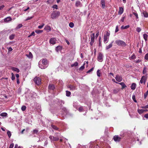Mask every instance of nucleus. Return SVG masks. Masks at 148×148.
<instances>
[{
  "label": "nucleus",
  "mask_w": 148,
  "mask_h": 148,
  "mask_svg": "<svg viewBox=\"0 0 148 148\" xmlns=\"http://www.w3.org/2000/svg\"><path fill=\"white\" fill-rule=\"evenodd\" d=\"M38 132V131L37 129H34L33 130V133L37 134Z\"/></svg>",
  "instance_id": "nucleus-44"
},
{
  "label": "nucleus",
  "mask_w": 148,
  "mask_h": 148,
  "mask_svg": "<svg viewBox=\"0 0 148 148\" xmlns=\"http://www.w3.org/2000/svg\"><path fill=\"white\" fill-rule=\"evenodd\" d=\"M101 6L103 8H104L105 7V0H101Z\"/></svg>",
  "instance_id": "nucleus-15"
},
{
  "label": "nucleus",
  "mask_w": 148,
  "mask_h": 148,
  "mask_svg": "<svg viewBox=\"0 0 148 148\" xmlns=\"http://www.w3.org/2000/svg\"><path fill=\"white\" fill-rule=\"evenodd\" d=\"M145 59L147 60H148V53L146 54L145 56Z\"/></svg>",
  "instance_id": "nucleus-51"
},
{
  "label": "nucleus",
  "mask_w": 148,
  "mask_h": 148,
  "mask_svg": "<svg viewBox=\"0 0 148 148\" xmlns=\"http://www.w3.org/2000/svg\"><path fill=\"white\" fill-rule=\"evenodd\" d=\"M136 31L138 32H140L141 31V29L140 27H137L136 28Z\"/></svg>",
  "instance_id": "nucleus-47"
},
{
  "label": "nucleus",
  "mask_w": 148,
  "mask_h": 148,
  "mask_svg": "<svg viewBox=\"0 0 148 148\" xmlns=\"http://www.w3.org/2000/svg\"><path fill=\"white\" fill-rule=\"evenodd\" d=\"M136 58V56H135V54H133L132 56L129 58L130 60L131 59H135Z\"/></svg>",
  "instance_id": "nucleus-32"
},
{
  "label": "nucleus",
  "mask_w": 148,
  "mask_h": 148,
  "mask_svg": "<svg viewBox=\"0 0 148 148\" xmlns=\"http://www.w3.org/2000/svg\"><path fill=\"white\" fill-rule=\"evenodd\" d=\"M14 148H21L20 146L18 147V145L17 144H16L15 145V147Z\"/></svg>",
  "instance_id": "nucleus-64"
},
{
  "label": "nucleus",
  "mask_w": 148,
  "mask_h": 148,
  "mask_svg": "<svg viewBox=\"0 0 148 148\" xmlns=\"http://www.w3.org/2000/svg\"><path fill=\"white\" fill-rule=\"evenodd\" d=\"M5 7L4 5H2L0 6V10H2Z\"/></svg>",
  "instance_id": "nucleus-63"
},
{
  "label": "nucleus",
  "mask_w": 148,
  "mask_h": 148,
  "mask_svg": "<svg viewBox=\"0 0 148 148\" xmlns=\"http://www.w3.org/2000/svg\"><path fill=\"white\" fill-rule=\"evenodd\" d=\"M66 95L67 96L69 97L71 93L70 92L67 90L66 91Z\"/></svg>",
  "instance_id": "nucleus-38"
},
{
  "label": "nucleus",
  "mask_w": 148,
  "mask_h": 148,
  "mask_svg": "<svg viewBox=\"0 0 148 148\" xmlns=\"http://www.w3.org/2000/svg\"><path fill=\"white\" fill-rule=\"evenodd\" d=\"M84 64L82 66L79 68V70H83L84 68Z\"/></svg>",
  "instance_id": "nucleus-49"
},
{
  "label": "nucleus",
  "mask_w": 148,
  "mask_h": 148,
  "mask_svg": "<svg viewBox=\"0 0 148 148\" xmlns=\"http://www.w3.org/2000/svg\"><path fill=\"white\" fill-rule=\"evenodd\" d=\"M42 63L41 64V62H39V66L41 69H45L48 66V63L47 60L46 59H43L42 62Z\"/></svg>",
  "instance_id": "nucleus-1"
},
{
  "label": "nucleus",
  "mask_w": 148,
  "mask_h": 148,
  "mask_svg": "<svg viewBox=\"0 0 148 148\" xmlns=\"http://www.w3.org/2000/svg\"><path fill=\"white\" fill-rule=\"evenodd\" d=\"M93 69H94V68L92 67V68L91 69H90L87 72V73H90L93 70Z\"/></svg>",
  "instance_id": "nucleus-52"
},
{
  "label": "nucleus",
  "mask_w": 148,
  "mask_h": 148,
  "mask_svg": "<svg viewBox=\"0 0 148 148\" xmlns=\"http://www.w3.org/2000/svg\"><path fill=\"white\" fill-rule=\"evenodd\" d=\"M59 103L60 104H64V101L62 100H60L59 101Z\"/></svg>",
  "instance_id": "nucleus-56"
},
{
  "label": "nucleus",
  "mask_w": 148,
  "mask_h": 148,
  "mask_svg": "<svg viewBox=\"0 0 148 148\" xmlns=\"http://www.w3.org/2000/svg\"><path fill=\"white\" fill-rule=\"evenodd\" d=\"M52 8L56 9H58V6L56 5H53L52 6Z\"/></svg>",
  "instance_id": "nucleus-57"
},
{
  "label": "nucleus",
  "mask_w": 148,
  "mask_h": 148,
  "mask_svg": "<svg viewBox=\"0 0 148 148\" xmlns=\"http://www.w3.org/2000/svg\"><path fill=\"white\" fill-rule=\"evenodd\" d=\"M143 38H144V40H145V41H147V37H148L147 35L146 34H143Z\"/></svg>",
  "instance_id": "nucleus-26"
},
{
  "label": "nucleus",
  "mask_w": 148,
  "mask_h": 148,
  "mask_svg": "<svg viewBox=\"0 0 148 148\" xmlns=\"http://www.w3.org/2000/svg\"><path fill=\"white\" fill-rule=\"evenodd\" d=\"M113 42H114V41H112V42L109 45H108V46H107L106 47V50H107L108 49L110 48L111 47H112V44H113Z\"/></svg>",
  "instance_id": "nucleus-13"
},
{
  "label": "nucleus",
  "mask_w": 148,
  "mask_h": 148,
  "mask_svg": "<svg viewBox=\"0 0 148 148\" xmlns=\"http://www.w3.org/2000/svg\"><path fill=\"white\" fill-rule=\"evenodd\" d=\"M133 14L136 16V17L137 18H138V14L137 13L134 12Z\"/></svg>",
  "instance_id": "nucleus-58"
},
{
  "label": "nucleus",
  "mask_w": 148,
  "mask_h": 148,
  "mask_svg": "<svg viewBox=\"0 0 148 148\" xmlns=\"http://www.w3.org/2000/svg\"><path fill=\"white\" fill-rule=\"evenodd\" d=\"M44 29L47 32H49L51 30V28L50 26L47 25L45 27Z\"/></svg>",
  "instance_id": "nucleus-11"
},
{
  "label": "nucleus",
  "mask_w": 148,
  "mask_h": 148,
  "mask_svg": "<svg viewBox=\"0 0 148 148\" xmlns=\"http://www.w3.org/2000/svg\"><path fill=\"white\" fill-rule=\"evenodd\" d=\"M99 71L100 70L99 69H98L97 70V76L99 77L101 76V73Z\"/></svg>",
  "instance_id": "nucleus-39"
},
{
  "label": "nucleus",
  "mask_w": 148,
  "mask_h": 148,
  "mask_svg": "<svg viewBox=\"0 0 148 148\" xmlns=\"http://www.w3.org/2000/svg\"><path fill=\"white\" fill-rule=\"evenodd\" d=\"M51 127L53 129L55 130H58L59 129L58 127H57L56 125H53V124H52L51 125Z\"/></svg>",
  "instance_id": "nucleus-22"
},
{
  "label": "nucleus",
  "mask_w": 148,
  "mask_h": 148,
  "mask_svg": "<svg viewBox=\"0 0 148 148\" xmlns=\"http://www.w3.org/2000/svg\"><path fill=\"white\" fill-rule=\"evenodd\" d=\"M138 112L140 114H141L144 112V110L143 109H138Z\"/></svg>",
  "instance_id": "nucleus-30"
},
{
  "label": "nucleus",
  "mask_w": 148,
  "mask_h": 148,
  "mask_svg": "<svg viewBox=\"0 0 148 148\" xmlns=\"http://www.w3.org/2000/svg\"><path fill=\"white\" fill-rule=\"evenodd\" d=\"M147 78V77L146 76L144 75L142 76L140 81V83H144V84H145L146 82Z\"/></svg>",
  "instance_id": "nucleus-6"
},
{
  "label": "nucleus",
  "mask_w": 148,
  "mask_h": 148,
  "mask_svg": "<svg viewBox=\"0 0 148 148\" xmlns=\"http://www.w3.org/2000/svg\"><path fill=\"white\" fill-rule=\"evenodd\" d=\"M69 25L70 27L72 28L74 26V24L73 23L71 22L69 23Z\"/></svg>",
  "instance_id": "nucleus-42"
},
{
  "label": "nucleus",
  "mask_w": 148,
  "mask_h": 148,
  "mask_svg": "<svg viewBox=\"0 0 148 148\" xmlns=\"http://www.w3.org/2000/svg\"><path fill=\"white\" fill-rule=\"evenodd\" d=\"M14 146V144L12 143L11 144L9 147V148H13Z\"/></svg>",
  "instance_id": "nucleus-60"
},
{
  "label": "nucleus",
  "mask_w": 148,
  "mask_h": 148,
  "mask_svg": "<svg viewBox=\"0 0 148 148\" xmlns=\"http://www.w3.org/2000/svg\"><path fill=\"white\" fill-rule=\"evenodd\" d=\"M60 13L59 12H53L51 14V18L52 19H54L56 18L60 15Z\"/></svg>",
  "instance_id": "nucleus-3"
},
{
  "label": "nucleus",
  "mask_w": 148,
  "mask_h": 148,
  "mask_svg": "<svg viewBox=\"0 0 148 148\" xmlns=\"http://www.w3.org/2000/svg\"><path fill=\"white\" fill-rule=\"evenodd\" d=\"M12 20V18L10 17H8L4 19V21L5 22H8Z\"/></svg>",
  "instance_id": "nucleus-19"
},
{
  "label": "nucleus",
  "mask_w": 148,
  "mask_h": 148,
  "mask_svg": "<svg viewBox=\"0 0 148 148\" xmlns=\"http://www.w3.org/2000/svg\"><path fill=\"white\" fill-rule=\"evenodd\" d=\"M26 56L29 58H32L33 56L31 52H30L28 54H26Z\"/></svg>",
  "instance_id": "nucleus-25"
},
{
  "label": "nucleus",
  "mask_w": 148,
  "mask_h": 148,
  "mask_svg": "<svg viewBox=\"0 0 148 148\" xmlns=\"http://www.w3.org/2000/svg\"><path fill=\"white\" fill-rule=\"evenodd\" d=\"M34 82L37 85H39L41 84V79L37 77H36L34 79Z\"/></svg>",
  "instance_id": "nucleus-4"
},
{
  "label": "nucleus",
  "mask_w": 148,
  "mask_h": 148,
  "mask_svg": "<svg viewBox=\"0 0 148 148\" xmlns=\"http://www.w3.org/2000/svg\"><path fill=\"white\" fill-rule=\"evenodd\" d=\"M141 108H144V109H146L148 108V105H147L145 106H142Z\"/></svg>",
  "instance_id": "nucleus-59"
},
{
  "label": "nucleus",
  "mask_w": 148,
  "mask_h": 148,
  "mask_svg": "<svg viewBox=\"0 0 148 148\" xmlns=\"http://www.w3.org/2000/svg\"><path fill=\"white\" fill-rule=\"evenodd\" d=\"M12 69V70L16 71L17 73H18L19 72V70L16 68L13 67Z\"/></svg>",
  "instance_id": "nucleus-27"
},
{
  "label": "nucleus",
  "mask_w": 148,
  "mask_h": 148,
  "mask_svg": "<svg viewBox=\"0 0 148 148\" xmlns=\"http://www.w3.org/2000/svg\"><path fill=\"white\" fill-rule=\"evenodd\" d=\"M15 34H12L9 36V38L10 40H12L14 39L15 37Z\"/></svg>",
  "instance_id": "nucleus-17"
},
{
  "label": "nucleus",
  "mask_w": 148,
  "mask_h": 148,
  "mask_svg": "<svg viewBox=\"0 0 148 148\" xmlns=\"http://www.w3.org/2000/svg\"><path fill=\"white\" fill-rule=\"evenodd\" d=\"M121 138V137H119L117 135H115L113 137L114 140L116 142L119 141Z\"/></svg>",
  "instance_id": "nucleus-8"
},
{
  "label": "nucleus",
  "mask_w": 148,
  "mask_h": 148,
  "mask_svg": "<svg viewBox=\"0 0 148 148\" xmlns=\"http://www.w3.org/2000/svg\"><path fill=\"white\" fill-rule=\"evenodd\" d=\"M110 34V32L108 31L106 32V34L104 36H107V37L108 36L109 37Z\"/></svg>",
  "instance_id": "nucleus-40"
},
{
  "label": "nucleus",
  "mask_w": 148,
  "mask_h": 148,
  "mask_svg": "<svg viewBox=\"0 0 148 148\" xmlns=\"http://www.w3.org/2000/svg\"><path fill=\"white\" fill-rule=\"evenodd\" d=\"M78 110L80 112H82L84 111L83 106H80L78 109Z\"/></svg>",
  "instance_id": "nucleus-33"
},
{
  "label": "nucleus",
  "mask_w": 148,
  "mask_h": 148,
  "mask_svg": "<svg viewBox=\"0 0 148 148\" xmlns=\"http://www.w3.org/2000/svg\"><path fill=\"white\" fill-rule=\"evenodd\" d=\"M78 63L77 62H75L74 63L72 64L71 65V66L72 67L73 66H77L78 65Z\"/></svg>",
  "instance_id": "nucleus-31"
},
{
  "label": "nucleus",
  "mask_w": 148,
  "mask_h": 148,
  "mask_svg": "<svg viewBox=\"0 0 148 148\" xmlns=\"http://www.w3.org/2000/svg\"><path fill=\"white\" fill-rule=\"evenodd\" d=\"M15 78L13 74V73H12V77L11 79L12 80H13Z\"/></svg>",
  "instance_id": "nucleus-54"
},
{
  "label": "nucleus",
  "mask_w": 148,
  "mask_h": 148,
  "mask_svg": "<svg viewBox=\"0 0 148 148\" xmlns=\"http://www.w3.org/2000/svg\"><path fill=\"white\" fill-rule=\"evenodd\" d=\"M103 54L101 52L99 53L97 56L98 61L100 62H102L103 60Z\"/></svg>",
  "instance_id": "nucleus-5"
},
{
  "label": "nucleus",
  "mask_w": 148,
  "mask_h": 148,
  "mask_svg": "<svg viewBox=\"0 0 148 148\" xmlns=\"http://www.w3.org/2000/svg\"><path fill=\"white\" fill-rule=\"evenodd\" d=\"M143 14L144 17L146 18L148 17V13L146 11H144L143 13Z\"/></svg>",
  "instance_id": "nucleus-24"
},
{
  "label": "nucleus",
  "mask_w": 148,
  "mask_h": 148,
  "mask_svg": "<svg viewBox=\"0 0 148 148\" xmlns=\"http://www.w3.org/2000/svg\"><path fill=\"white\" fill-rule=\"evenodd\" d=\"M23 26V25L21 24H20L19 25H18L17 28H20L21 27Z\"/></svg>",
  "instance_id": "nucleus-55"
},
{
  "label": "nucleus",
  "mask_w": 148,
  "mask_h": 148,
  "mask_svg": "<svg viewBox=\"0 0 148 148\" xmlns=\"http://www.w3.org/2000/svg\"><path fill=\"white\" fill-rule=\"evenodd\" d=\"M34 16L30 17H28L25 20V21H26L29 20L31 19Z\"/></svg>",
  "instance_id": "nucleus-46"
},
{
  "label": "nucleus",
  "mask_w": 148,
  "mask_h": 148,
  "mask_svg": "<svg viewBox=\"0 0 148 148\" xmlns=\"http://www.w3.org/2000/svg\"><path fill=\"white\" fill-rule=\"evenodd\" d=\"M62 47L61 46H58L56 47V50L57 52L60 51L62 49Z\"/></svg>",
  "instance_id": "nucleus-14"
},
{
  "label": "nucleus",
  "mask_w": 148,
  "mask_h": 148,
  "mask_svg": "<svg viewBox=\"0 0 148 148\" xmlns=\"http://www.w3.org/2000/svg\"><path fill=\"white\" fill-rule=\"evenodd\" d=\"M26 109V107L25 106H22L21 109L22 111H25Z\"/></svg>",
  "instance_id": "nucleus-41"
},
{
  "label": "nucleus",
  "mask_w": 148,
  "mask_h": 148,
  "mask_svg": "<svg viewBox=\"0 0 148 148\" xmlns=\"http://www.w3.org/2000/svg\"><path fill=\"white\" fill-rule=\"evenodd\" d=\"M115 42L119 46L125 47L127 45V44L125 42L120 40H116Z\"/></svg>",
  "instance_id": "nucleus-2"
},
{
  "label": "nucleus",
  "mask_w": 148,
  "mask_h": 148,
  "mask_svg": "<svg viewBox=\"0 0 148 148\" xmlns=\"http://www.w3.org/2000/svg\"><path fill=\"white\" fill-rule=\"evenodd\" d=\"M69 88H70V90H74L76 89V87L75 86L71 85H69Z\"/></svg>",
  "instance_id": "nucleus-20"
},
{
  "label": "nucleus",
  "mask_w": 148,
  "mask_h": 148,
  "mask_svg": "<svg viewBox=\"0 0 148 148\" xmlns=\"http://www.w3.org/2000/svg\"><path fill=\"white\" fill-rule=\"evenodd\" d=\"M148 95V90L144 94V98L145 99L147 97Z\"/></svg>",
  "instance_id": "nucleus-37"
},
{
  "label": "nucleus",
  "mask_w": 148,
  "mask_h": 148,
  "mask_svg": "<svg viewBox=\"0 0 148 148\" xmlns=\"http://www.w3.org/2000/svg\"><path fill=\"white\" fill-rule=\"evenodd\" d=\"M125 18V17L124 16L122 17L121 19V20L122 21V22H124Z\"/></svg>",
  "instance_id": "nucleus-61"
},
{
  "label": "nucleus",
  "mask_w": 148,
  "mask_h": 148,
  "mask_svg": "<svg viewBox=\"0 0 148 148\" xmlns=\"http://www.w3.org/2000/svg\"><path fill=\"white\" fill-rule=\"evenodd\" d=\"M144 117L147 119H148V114H145L144 116Z\"/></svg>",
  "instance_id": "nucleus-62"
},
{
  "label": "nucleus",
  "mask_w": 148,
  "mask_h": 148,
  "mask_svg": "<svg viewBox=\"0 0 148 148\" xmlns=\"http://www.w3.org/2000/svg\"><path fill=\"white\" fill-rule=\"evenodd\" d=\"M35 35V33L34 32H32L31 34L30 35H29V36H28V37H30L31 36H34Z\"/></svg>",
  "instance_id": "nucleus-50"
},
{
  "label": "nucleus",
  "mask_w": 148,
  "mask_h": 148,
  "mask_svg": "<svg viewBox=\"0 0 148 148\" xmlns=\"http://www.w3.org/2000/svg\"><path fill=\"white\" fill-rule=\"evenodd\" d=\"M56 40L55 38H51L49 40V43L50 44L53 45L56 44Z\"/></svg>",
  "instance_id": "nucleus-7"
},
{
  "label": "nucleus",
  "mask_w": 148,
  "mask_h": 148,
  "mask_svg": "<svg viewBox=\"0 0 148 148\" xmlns=\"http://www.w3.org/2000/svg\"><path fill=\"white\" fill-rule=\"evenodd\" d=\"M136 85L135 83H133L132 84L131 88L132 90H135L136 88Z\"/></svg>",
  "instance_id": "nucleus-18"
},
{
  "label": "nucleus",
  "mask_w": 148,
  "mask_h": 148,
  "mask_svg": "<svg viewBox=\"0 0 148 148\" xmlns=\"http://www.w3.org/2000/svg\"><path fill=\"white\" fill-rule=\"evenodd\" d=\"M115 78L117 81L119 82H121L122 80V77L118 75H116Z\"/></svg>",
  "instance_id": "nucleus-9"
},
{
  "label": "nucleus",
  "mask_w": 148,
  "mask_h": 148,
  "mask_svg": "<svg viewBox=\"0 0 148 148\" xmlns=\"http://www.w3.org/2000/svg\"><path fill=\"white\" fill-rule=\"evenodd\" d=\"M55 88L54 85L52 84H50L49 86V89L53 90Z\"/></svg>",
  "instance_id": "nucleus-23"
},
{
  "label": "nucleus",
  "mask_w": 148,
  "mask_h": 148,
  "mask_svg": "<svg viewBox=\"0 0 148 148\" xmlns=\"http://www.w3.org/2000/svg\"><path fill=\"white\" fill-rule=\"evenodd\" d=\"M7 134L8 135L9 137L10 138L12 135L11 132L9 130H8L7 132Z\"/></svg>",
  "instance_id": "nucleus-36"
},
{
  "label": "nucleus",
  "mask_w": 148,
  "mask_h": 148,
  "mask_svg": "<svg viewBox=\"0 0 148 148\" xmlns=\"http://www.w3.org/2000/svg\"><path fill=\"white\" fill-rule=\"evenodd\" d=\"M35 32L37 34H40L43 31L42 30L36 29L35 31Z\"/></svg>",
  "instance_id": "nucleus-34"
},
{
  "label": "nucleus",
  "mask_w": 148,
  "mask_h": 148,
  "mask_svg": "<svg viewBox=\"0 0 148 148\" xmlns=\"http://www.w3.org/2000/svg\"><path fill=\"white\" fill-rule=\"evenodd\" d=\"M8 115V114L6 112H3L0 114V116H1L5 117Z\"/></svg>",
  "instance_id": "nucleus-28"
},
{
  "label": "nucleus",
  "mask_w": 148,
  "mask_h": 148,
  "mask_svg": "<svg viewBox=\"0 0 148 148\" xmlns=\"http://www.w3.org/2000/svg\"><path fill=\"white\" fill-rule=\"evenodd\" d=\"M109 37H107L104 36L103 37V41L105 44L107 43L108 41Z\"/></svg>",
  "instance_id": "nucleus-12"
},
{
  "label": "nucleus",
  "mask_w": 148,
  "mask_h": 148,
  "mask_svg": "<svg viewBox=\"0 0 148 148\" xmlns=\"http://www.w3.org/2000/svg\"><path fill=\"white\" fill-rule=\"evenodd\" d=\"M95 38V34L93 33L92 35H91V40H92L94 41Z\"/></svg>",
  "instance_id": "nucleus-35"
},
{
  "label": "nucleus",
  "mask_w": 148,
  "mask_h": 148,
  "mask_svg": "<svg viewBox=\"0 0 148 148\" xmlns=\"http://www.w3.org/2000/svg\"><path fill=\"white\" fill-rule=\"evenodd\" d=\"M146 67H144L143 68V74H145L146 73Z\"/></svg>",
  "instance_id": "nucleus-43"
},
{
  "label": "nucleus",
  "mask_w": 148,
  "mask_h": 148,
  "mask_svg": "<svg viewBox=\"0 0 148 148\" xmlns=\"http://www.w3.org/2000/svg\"><path fill=\"white\" fill-rule=\"evenodd\" d=\"M59 140V138L58 137H54L53 139V141H57Z\"/></svg>",
  "instance_id": "nucleus-48"
},
{
  "label": "nucleus",
  "mask_w": 148,
  "mask_h": 148,
  "mask_svg": "<svg viewBox=\"0 0 148 148\" xmlns=\"http://www.w3.org/2000/svg\"><path fill=\"white\" fill-rule=\"evenodd\" d=\"M118 84H120L122 86V88H124L127 87V86L126 85L124 84V82H122L119 83H118Z\"/></svg>",
  "instance_id": "nucleus-21"
},
{
  "label": "nucleus",
  "mask_w": 148,
  "mask_h": 148,
  "mask_svg": "<svg viewBox=\"0 0 148 148\" xmlns=\"http://www.w3.org/2000/svg\"><path fill=\"white\" fill-rule=\"evenodd\" d=\"M75 5L77 7H81L82 6V4L79 1H77L76 2Z\"/></svg>",
  "instance_id": "nucleus-10"
},
{
  "label": "nucleus",
  "mask_w": 148,
  "mask_h": 148,
  "mask_svg": "<svg viewBox=\"0 0 148 148\" xmlns=\"http://www.w3.org/2000/svg\"><path fill=\"white\" fill-rule=\"evenodd\" d=\"M132 99H133V100H134V101L135 102H137V101L136 100V99H135V95H133L132 96Z\"/></svg>",
  "instance_id": "nucleus-53"
},
{
  "label": "nucleus",
  "mask_w": 148,
  "mask_h": 148,
  "mask_svg": "<svg viewBox=\"0 0 148 148\" xmlns=\"http://www.w3.org/2000/svg\"><path fill=\"white\" fill-rule=\"evenodd\" d=\"M130 27V26L129 25H127L126 26H122L121 27V29H127V28H129Z\"/></svg>",
  "instance_id": "nucleus-29"
},
{
  "label": "nucleus",
  "mask_w": 148,
  "mask_h": 148,
  "mask_svg": "<svg viewBox=\"0 0 148 148\" xmlns=\"http://www.w3.org/2000/svg\"><path fill=\"white\" fill-rule=\"evenodd\" d=\"M44 25L45 24L44 23H42L41 25L38 26V28L40 29H41L43 27Z\"/></svg>",
  "instance_id": "nucleus-45"
},
{
  "label": "nucleus",
  "mask_w": 148,
  "mask_h": 148,
  "mask_svg": "<svg viewBox=\"0 0 148 148\" xmlns=\"http://www.w3.org/2000/svg\"><path fill=\"white\" fill-rule=\"evenodd\" d=\"M123 12V9L122 7H119V14H122Z\"/></svg>",
  "instance_id": "nucleus-16"
}]
</instances>
